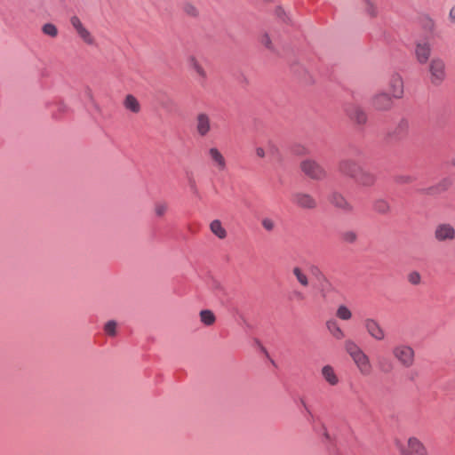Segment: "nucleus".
<instances>
[{
    "mask_svg": "<svg viewBox=\"0 0 455 455\" xmlns=\"http://www.w3.org/2000/svg\"><path fill=\"white\" fill-rule=\"evenodd\" d=\"M344 349L351 357L361 375L370 376L372 373V364L370 357L355 341L353 339L345 340Z\"/></svg>",
    "mask_w": 455,
    "mask_h": 455,
    "instance_id": "f257e3e1",
    "label": "nucleus"
},
{
    "mask_svg": "<svg viewBox=\"0 0 455 455\" xmlns=\"http://www.w3.org/2000/svg\"><path fill=\"white\" fill-rule=\"evenodd\" d=\"M392 355L403 368L409 369L415 364V350L408 344L395 345L392 349Z\"/></svg>",
    "mask_w": 455,
    "mask_h": 455,
    "instance_id": "f03ea898",
    "label": "nucleus"
},
{
    "mask_svg": "<svg viewBox=\"0 0 455 455\" xmlns=\"http://www.w3.org/2000/svg\"><path fill=\"white\" fill-rule=\"evenodd\" d=\"M299 168L307 177L314 180H322L327 176L325 169L317 161L311 158L302 160Z\"/></svg>",
    "mask_w": 455,
    "mask_h": 455,
    "instance_id": "7ed1b4c3",
    "label": "nucleus"
},
{
    "mask_svg": "<svg viewBox=\"0 0 455 455\" xmlns=\"http://www.w3.org/2000/svg\"><path fill=\"white\" fill-rule=\"evenodd\" d=\"M430 81L435 85L441 84L446 78V64L441 57H434L428 65Z\"/></svg>",
    "mask_w": 455,
    "mask_h": 455,
    "instance_id": "20e7f679",
    "label": "nucleus"
},
{
    "mask_svg": "<svg viewBox=\"0 0 455 455\" xmlns=\"http://www.w3.org/2000/svg\"><path fill=\"white\" fill-rule=\"evenodd\" d=\"M400 455H428L425 444L416 436L407 439L406 446H400Z\"/></svg>",
    "mask_w": 455,
    "mask_h": 455,
    "instance_id": "39448f33",
    "label": "nucleus"
},
{
    "mask_svg": "<svg viewBox=\"0 0 455 455\" xmlns=\"http://www.w3.org/2000/svg\"><path fill=\"white\" fill-rule=\"evenodd\" d=\"M363 325L367 334L374 340L382 341L385 339L387 333L378 320L367 317L363 320Z\"/></svg>",
    "mask_w": 455,
    "mask_h": 455,
    "instance_id": "423d86ee",
    "label": "nucleus"
},
{
    "mask_svg": "<svg viewBox=\"0 0 455 455\" xmlns=\"http://www.w3.org/2000/svg\"><path fill=\"white\" fill-rule=\"evenodd\" d=\"M70 24L80 39L87 45L95 44V37L77 16L70 18Z\"/></svg>",
    "mask_w": 455,
    "mask_h": 455,
    "instance_id": "0eeeda50",
    "label": "nucleus"
},
{
    "mask_svg": "<svg viewBox=\"0 0 455 455\" xmlns=\"http://www.w3.org/2000/svg\"><path fill=\"white\" fill-rule=\"evenodd\" d=\"M434 237L439 243H451L455 239V228L450 223L436 225Z\"/></svg>",
    "mask_w": 455,
    "mask_h": 455,
    "instance_id": "6e6552de",
    "label": "nucleus"
},
{
    "mask_svg": "<svg viewBox=\"0 0 455 455\" xmlns=\"http://www.w3.org/2000/svg\"><path fill=\"white\" fill-rule=\"evenodd\" d=\"M196 131L200 137H206L212 130V121L208 114L198 113L196 116Z\"/></svg>",
    "mask_w": 455,
    "mask_h": 455,
    "instance_id": "1a4fd4ad",
    "label": "nucleus"
},
{
    "mask_svg": "<svg viewBox=\"0 0 455 455\" xmlns=\"http://www.w3.org/2000/svg\"><path fill=\"white\" fill-rule=\"evenodd\" d=\"M320 374L323 381L331 387H336L340 382L339 376L335 368L331 364L323 365L320 370Z\"/></svg>",
    "mask_w": 455,
    "mask_h": 455,
    "instance_id": "9d476101",
    "label": "nucleus"
},
{
    "mask_svg": "<svg viewBox=\"0 0 455 455\" xmlns=\"http://www.w3.org/2000/svg\"><path fill=\"white\" fill-rule=\"evenodd\" d=\"M209 159L219 172H223L227 168V161L223 154L215 147H212L208 149Z\"/></svg>",
    "mask_w": 455,
    "mask_h": 455,
    "instance_id": "9b49d317",
    "label": "nucleus"
},
{
    "mask_svg": "<svg viewBox=\"0 0 455 455\" xmlns=\"http://www.w3.org/2000/svg\"><path fill=\"white\" fill-rule=\"evenodd\" d=\"M360 166L355 161L352 159L342 160L339 164V172L353 180L355 179L357 173L360 172Z\"/></svg>",
    "mask_w": 455,
    "mask_h": 455,
    "instance_id": "f8f14e48",
    "label": "nucleus"
},
{
    "mask_svg": "<svg viewBox=\"0 0 455 455\" xmlns=\"http://www.w3.org/2000/svg\"><path fill=\"white\" fill-rule=\"evenodd\" d=\"M371 105L377 110H388L392 108V98L386 92L375 94L371 99Z\"/></svg>",
    "mask_w": 455,
    "mask_h": 455,
    "instance_id": "ddd939ff",
    "label": "nucleus"
},
{
    "mask_svg": "<svg viewBox=\"0 0 455 455\" xmlns=\"http://www.w3.org/2000/svg\"><path fill=\"white\" fill-rule=\"evenodd\" d=\"M292 202L304 209H314L316 206L315 199L309 194L298 192L292 195Z\"/></svg>",
    "mask_w": 455,
    "mask_h": 455,
    "instance_id": "4468645a",
    "label": "nucleus"
},
{
    "mask_svg": "<svg viewBox=\"0 0 455 455\" xmlns=\"http://www.w3.org/2000/svg\"><path fill=\"white\" fill-rule=\"evenodd\" d=\"M188 67L196 73V79L201 85H204L207 79V73L202 64L195 56L188 58Z\"/></svg>",
    "mask_w": 455,
    "mask_h": 455,
    "instance_id": "2eb2a0df",
    "label": "nucleus"
},
{
    "mask_svg": "<svg viewBox=\"0 0 455 455\" xmlns=\"http://www.w3.org/2000/svg\"><path fill=\"white\" fill-rule=\"evenodd\" d=\"M354 180L360 186L371 187L376 182V175L371 171L361 167Z\"/></svg>",
    "mask_w": 455,
    "mask_h": 455,
    "instance_id": "dca6fc26",
    "label": "nucleus"
},
{
    "mask_svg": "<svg viewBox=\"0 0 455 455\" xmlns=\"http://www.w3.org/2000/svg\"><path fill=\"white\" fill-rule=\"evenodd\" d=\"M389 91L395 99H401L403 95V81L400 75L394 74L389 81Z\"/></svg>",
    "mask_w": 455,
    "mask_h": 455,
    "instance_id": "f3484780",
    "label": "nucleus"
},
{
    "mask_svg": "<svg viewBox=\"0 0 455 455\" xmlns=\"http://www.w3.org/2000/svg\"><path fill=\"white\" fill-rule=\"evenodd\" d=\"M431 45L429 43L423 42L418 43L415 48V55L416 59L420 64H425L429 60L431 55Z\"/></svg>",
    "mask_w": 455,
    "mask_h": 455,
    "instance_id": "a211bd4d",
    "label": "nucleus"
},
{
    "mask_svg": "<svg viewBox=\"0 0 455 455\" xmlns=\"http://www.w3.org/2000/svg\"><path fill=\"white\" fill-rule=\"evenodd\" d=\"M347 115L355 123L363 124L366 122L367 116L364 111L357 106H351L347 109Z\"/></svg>",
    "mask_w": 455,
    "mask_h": 455,
    "instance_id": "6ab92c4d",
    "label": "nucleus"
},
{
    "mask_svg": "<svg viewBox=\"0 0 455 455\" xmlns=\"http://www.w3.org/2000/svg\"><path fill=\"white\" fill-rule=\"evenodd\" d=\"M330 202L334 206L347 212H350L353 209L351 204L341 194L339 193H333L330 196Z\"/></svg>",
    "mask_w": 455,
    "mask_h": 455,
    "instance_id": "aec40b11",
    "label": "nucleus"
},
{
    "mask_svg": "<svg viewBox=\"0 0 455 455\" xmlns=\"http://www.w3.org/2000/svg\"><path fill=\"white\" fill-rule=\"evenodd\" d=\"M123 105L126 110L133 114H138L141 110L139 100L132 94H127L125 96Z\"/></svg>",
    "mask_w": 455,
    "mask_h": 455,
    "instance_id": "412c9836",
    "label": "nucleus"
},
{
    "mask_svg": "<svg viewBox=\"0 0 455 455\" xmlns=\"http://www.w3.org/2000/svg\"><path fill=\"white\" fill-rule=\"evenodd\" d=\"M209 228L211 232L219 239L223 240L228 236V231L223 227L221 221L220 220H213L210 225Z\"/></svg>",
    "mask_w": 455,
    "mask_h": 455,
    "instance_id": "4be33fe9",
    "label": "nucleus"
},
{
    "mask_svg": "<svg viewBox=\"0 0 455 455\" xmlns=\"http://www.w3.org/2000/svg\"><path fill=\"white\" fill-rule=\"evenodd\" d=\"M326 328L331 333V335L338 339H343L345 338V332L343 330L339 327V323L335 320H329L326 322Z\"/></svg>",
    "mask_w": 455,
    "mask_h": 455,
    "instance_id": "5701e85b",
    "label": "nucleus"
},
{
    "mask_svg": "<svg viewBox=\"0 0 455 455\" xmlns=\"http://www.w3.org/2000/svg\"><path fill=\"white\" fill-rule=\"evenodd\" d=\"M359 4L370 17L375 18L378 15V8L372 0H359Z\"/></svg>",
    "mask_w": 455,
    "mask_h": 455,
    "instance_id": "b1692460",
    "label": "nucleus"
},
{
    "mask_svg": "<svg viewBox=\"0 0 455 455\" xmlns=\"http://www.w3.org/2000/svg\"><path fill=\"white\" fill-rule=\"evenodd\" d=\"M292 274L296 277L298 283L302 287H307L309 285V279L306 272L299 267H294L292 268Z\"/></svg>",
    "mask_w": 455,
    "mask_h": 455,
    "instance_id": "393cba45",
    "label": "nucleus"
},
{
    "mask_svg": "<svg viewBox=\"0 0 455 455\" xmlns=\"http://www.w3.org/2000/svg\"><path fill=\"white\" fill-rule=\"evenodd\" d=\"M199 315H200L201 322L206 326L212 325L216 321L215 315L213 314V312L212 310H209V309L202 310L200 312Z\"/></svg>",
    "mask_w": 455,
    "mask_h": 455,
    "instance_id": "a878e982",
    "label": "nucleus"
},
{
    "mask_svg": "<svg viewBox=\"0 0 455 455\" xmlns=\"http://www.w3.org/2000/svg\"><path fill=\"white\" fill-rule=\"evenodd\" d=\"M336 316L342 321H349L353 314L347 306L339 305L336 310Z\"/></svg>",
    "mask_w": 455,
    "mask_h": 455,
    "instance_id": "bb28decb",
    "label": "nucleus"
},
{
    "mask_svg": "<svg viewBox=\"0 0 455 455\" xmlns=\"http://www.w3.org/2000/svg\"><path fill=\"white\" fill-rule=\"evenodd\" d=\"M267 152L268 156L272 160H280L281 159L280 150H279L278 147L276 145H275L274 143L269 142L267 144Z\"/></svg>",
    "mask_w": 455,
    "mask_h": 455,
    "instance_id": "cd10ccee",
    "label": "nucleus"
},
{
    "mask_svg": "<svg viewBox=\"0 0 455 455\" xmlns=\"http://www.w3.org/2000/svg\"><path fill=\"white\" fill-rule=\"evenodd\" d=\"M168 207L165 202H156L154 205V212L157 217H163L167 212Z\"/></svg>",
    "mask_w": 455,
    "mask_h": 455,
    "instance_id": "c85d7f7f",
    "label": "nucleus"
},
{
    "mask_svg": "<svg viewBox=\"0 0 455 455\" xmlns=\"http://www.w3.org/2000/svg\"><path fill=\"white\" fill-rule=\"evenodd\" d=\"M42 31L44 32V34H45L51 37H56L58 36V28L52 23L44 24L42 27Z\"/></svg>",
    "mask_w": 455,
    "mask_h": 455,
    "instance_id": "c756f323",
    "label": "nucleus"
},
{
    "mask_svg": "<svg viewBox=\"0 0 455 455\" xmlns=\"http://www.w3.org/2000/svg\"><path fill=\"white\" fill-rule=\"evenodd\" d=\"M116 327H117L116 322L114 320H110L105 323L104 331L108 336L114 337L116 334Z\"/></svg>",
    "mask_w": 455,
    "mask_h": 455,
    "instance_id": "7c9ffc66",
    "label": "nucleus"
},
{
    "mask_svg": "<svg viewBox=\"0 0 455 455\" xmlns=\"http://www.w3.org/2000/svg\"><path fill=\"white\" fill-rule=\"evenodd\" d=\"M408 282L413 285H418L421 282V275L418 271H412L408 274Z\"/></svg>",
    "mask_w": 455,
    "mask_h": 455,
    "instance_id": "2f4dec72",
    "label": "nucleus"
},
{
    "mask_svg": "<svg viewBox=\"0 0 455 455\" xmlns=\"http://www.w3.org/2000/svg\"><path fill=\"white\" fill-rule=\"evenodd\" d=\"M374 208L380 213H386L389 211L388 204L384 200H379L375 203Z\"/></svg>",
    "mask_w": 455,
    "mask_h": 455,
    "instance_id": "473e14b6",
    "label": "nucleus"
},
{
    "mask_svg": "<svg viewBox=\"0 0 455 455\" xmlns=\"http://www.w3.org/2000/svg\"><path fill=\"white\" fill-rule=\"evenodd\" d=\"M342 239L349 243H353L357 239V235L355 231L347 230L342 234Z\"/></svg>",
    "mask_w": 455,
    "mask_h": 455,
    "instance_id": "72a5a7b5",
    "label": "nucleus"
},
{
    "mask_svg": "<svg viewBox=\"0 0 455 455\" xmlns=\"http://www.w3.org/2000/svg\"><path fill=\"white\" fill-rule=\"evenodd\" d=\"M261 225L267 231H272L275 227V221L270 218L262 219Z\"/></svg>",
    "mask_w": 455,
    "mask_h": 455,
    "instance_id": "f704fd0d",
    "label": "nucleus"
},
{
    "mask_svg": "<svg viewBox=\"0 0 455 455\" xmlns=\"http://www.w3.org/2000/svg\"><path fill=\"white\" fill-rule=\"evenodd\" d=\"M256 156L259 158H264L267 156L266 150L261 147H257L255 149Z\"/></svg>",
    "mask_w": 455,
    "mask_h": 455,
    "instance_id": "c9c22d12",
    "label": "nucleus"
},
{
    "mask_svg": "<svg viewBox=\"0 0 455 455\" xmlns=\"http://www.w3.org/2000/svg\"><path fill=\"white\" fill-rule=\"evenodd\" d=\"M292 298L296 300H303L305 299V296L301 291H294L292 292Z\"/></svg>",
    "mask_w": 455,
    "mask_h": 455,
    "instance_id": "e433bc0d",
    "label": "nucleus"
},
{
    "mask_svg": "<svg viewBox=\"0 0 455 455\" xmlns=\"http://www.w3.org/2000/svg\"><path fill=\"white\" fill-rule=\"evenodd\" d=\"M262 44L267 47V48H271V41H270V38L268 36H264L262 37V40H261Z\"/></svg>",
    "mask_w": 455,
    "mask_h": 455,
    "instance_id": "4c0bfd02",
    "label": "nucleus"
},
{
    "mask_svg": "<svg viewBox=\"0 0 455 455\" xmlns=\"http://www.w3.org/2000/svg\"><path fill=\"white\" fill-rule=\"evenodd\" d=\"M185 10H186V12L188 13V14H191V15H196V10L192 5L186 6Z\"/></svg>",
    "mask_w": 455,
    "mask_h": 455,
    "instance_id": "58836bf2",
    "label": "nucleus"
},
{
    "mask_svg": "<svg viewBox=\"0 0 455 455\" xmlns=\"http://www.w3.org/2000/svg\"><path fill=\"white\" fill-rule=\"evenodd\" d=\"M449 19L451 22L455 23V4L450 10Z\"/></svg>",
    "mask_w": 455,
    "mask_h": 455,
    "instance_id": "ea45409f",
    "label": "nucleus"
},
{
    "mask_svg": "<svg viewBox=\"0 0 455 455\" xmlns=\"http://www.w3.org/2000/svg\"><path fill=\"white\" fill-rule=\"evenodd\" d=\"M399 127H401L403 130H406L408 128V122L406 120H402L399 124Z\"/></svg>",
    "mask_w": 455,
    "mask_h": 455,
    "instance_id": "a19ab883",
    "label": "nucleus"
},
{
    "mask_svg": "<svg viewBox=\"0 0 455 455\" xmlns=\"http://www.w3.org/2000/svg\"><path fill=\"white\" fill-rule=\"evenodd\" d=\"M296 153H297V154H301V155H303V154H307V153H308V151H307V149L306 148H301V149H300V150L296 151Z\"/></svg>",
    "mask_w": 455,
    "mask_h": 455,
    "instance_id": "79ce46f5",
    "label": "nucleus"
},
{
    "mask_svg": "<svg viewBox=\"0 0 455 455\" xmlns=\"http://www.w3.org/2000/svg\"><path fill=\"white\" fill-rule=\"evenodd\" d=\"M451 164L455 166V158L451 161Z\"/></svg>",
    "mask_w": 455,
    "mask_h": 455,
    "instance_id": "37998d69",
    "label": "nucleus"
}]
</instances>
